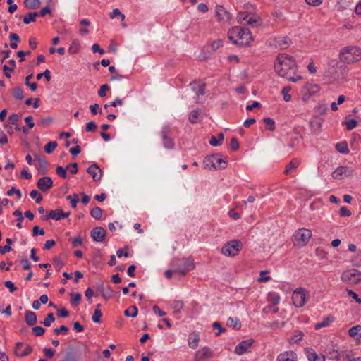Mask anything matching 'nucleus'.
I'll list each match as a JSON object with an SVG mask.
<instances>
[{
  "instance_id": "1",
  "label": "nucleus",
  "mask_w": 361,
  "mask_h": 361,
  "mask_svg": "<svg viewBox=\"0 0 361 361\" xmlns=\"http://www.w3.org/2000/svg\"><path fill=\"white\" fill-rule=\"evenodd\" d=\"M274 70L281 78L295 75L298 66L294 58L286 54H279L274 63Z\"/></svg>"
},
{
  "instance_id": "2",
  "label": "nucleus",
  "mask_w": 361,
  "mask_h": 361,
  "mask_svg": "<svg viewBox=\"0 0 361 361\" xmlns=\"http://www.w3.org/2000/svg\"><path fill=\"white\" fill-rule=\"evenodd\" d=\"M228 37L234 44L241 47L249 46L253 41L252 33L248 28L238 26L228 30Z\"/></svg>"
},
{
  "instance_id": "3",
  "label": "nucleus",
  "mask_w": 361,
  "mask_h": 361,
  "mask_svg": "<svg viewBox=\"0 0 361 361\" xmlns=\"http://www.w3.org/2000/svg\"><path fill=\"white\" fill-rule=\"evenodd\" d=\"M340 61L351 64L361 60V49L357 46H348L341 49L338 54Z\"/></svg>"
},
{
  "instance_id": "4",
  "label": "nucleus",
  "mask_w": 361,
  "mask_h": 361,
  "mask_svg": "<svg viewBox=\"0 0 361 361\" xmlns=\"http://www.w3.org/2000/svg\"><path fill=\"white\" fill-rule=\"evenodd\" d=\"M174 271H178L182 276H185L188 271L195 269L194 260L192 257L175 258L171 262Z\"/></svg>"
},
{
  "instance_id": "5",
  "label": "nucleus",
  "mask_w": 361,
  "mask_h": 361,
  "mask_svg": "<svg viewBox=\"0 0 361 361\" xmlns=\"http://www.w3.org/2000/svg\"><path fill=\"white\" fill-rule=\"evenodd\" d=\"M205 169H213L214 170H221L226 168L227 161L221 157L219 154L207 156L203 161Z\"/></svg>"
},
{
  "instance_id": "6",
  "label": "nucleus",
  "mask_w": 361,
  "mask_h": 361,
  "mask_svg": "<svg viewBox=\"0 0 361 361\" xmlns=\"http://www.w3.org/2000/svg\"><path fill=\"white\" fill-rule=\"evenodd\" d=\"M312 236V232L309 229L300 228L297 230L292 237L294 246L302 247L307 244Z\"/></svg>"
},
{
  "instance_id": "7",
  "label": "nucleus",
  "mask_w": 361,
  "mask_h": 361,
  "mask_svg": "<svg viewBox=\"0 0 361 361\" xmlns=\"http://www.w3.org/2000/svg\"><path fill=\"white\" fill-rule=\"evenodd\" d=\"M242 249V243L238 240H232L226 243L221 248V253L228 257H235Z\"/></svg>"
},
{
  "instance_id": "8",
  "label": "nucleus",
  "mask_w": 361,
  "mask_h": 361,
  "mask_svg": "<svg viewBox=\"0 0 361 361\" xmlns=\"http://www.w3.org/2000/svg\"><path fill=\"white\" fill-rule=\"evenodd\" d=\"M87 350L88 348L85 345L78 347L69 345L63 361H79L82 353H86Z\"/></svg>"
},
{
  "instance_id": "9",
  "label": "nucleus",
  "mask_w": 361,
  "mask_h": 361,
  "mask_svg": "<svg viewBox=\"0 0 361 361\" xmlns=\"http://www.w3.org/2000/svg\"><path fill=\"white\" fill-rule=\"evenodd\" d=\"M305 289L303 288H296L292 294V301L296 307H302L305 304L306 295Z\"/></svg>"
},
{
  "instance_id": "10",
  "label": "nucleus",
  "mask_w": 361,
  "mask_h": 361,
  "mask_svg": "<svg viewBox=\"0 0 361 361\" xmlns=\"http://www.w3.org/2000/svg\"><path fill=\"white\" fill-rule=\"evenodd\" d=\"M341 279L344 282L358 283L361 281V272L357 269H351L342 274Z\"/></svg>"
},
{
  "instance_id": "11",
  "label": "nucleus",
  "mask_w": 361,
  "mask_h": 361,
  "mask_svg": "<svg viewBox=\"0 0 361 361\" xmlns=\"http://www.w3.org/2000/svg\"><path fill=\"white\" fill-rule=\"evenodd\" d=\"M32 351V347L29 344H24L21 342H18L16 344L14 349L15 355L18 357H25L28 355Z\"/></svg>"
},
{
  "instance_id": "12",
  "label": "nucleus",
  "mask_w": 361,
  "mask_h": 361,
  "mask_svg": "<svg viewBox=\"0 0 361 361\" xmlns=\"http://www.w3.org/2000/svg\"><path fill=\"white\" fill-rule=\"evenodd\" d=\"M325 353L329 359L336 361H345V359L349 358L348 355L345 354L343 352L340 353L334 348H326Z\"/></svg>"
},
{
  "instance_id": "13",
  "label": "nucleus",
  "mask_w": 361,
  "mask_h": 361,
  "mask_svg": "<svg viewBox=\"0 0 361 361\" xmlns=\"http://www.w3.org/2000/svg\"><path fill=\"white\" fill-rule=\"evenodd\" d=\"M353 170L347 166H340L332 173L334 178L343 179L352 176Z\"/></svg>"
},
{
  "instance_id": "14",
  "label": "nucleus",
  "mask_w": 361,
  "mask_h": 361,
  "mask_svg": "<svg viewBox=\"0 0 361 361\" xmlns=\"http://www.w3.org/2000/svg\"><path fill=\"white\" fill-rule=\"evenodd\" d=\"M319 90L320 87L318 85L307 82L303 85L302 88V92L304 97L309 98L312 95L317 93Z\"/></svg>"
},
{
  "instance_id": "15",
  "label": "nucleus",
  "mask_w": 361,
  "mask_h": 361,
  "mask_svg": "<svg viewBox=\"0 0 361 361\" xmlns=\"http://www.w3.org/2000/svg\"><path fill=\"white\" fill-rule=\"evenodd\" d=\"M87 172L92 176L95 182H98L102 179V171L97 164H91L87 169Z\"/></svg>"
},
{
  "instance_id": "16",
  "label": "nucleus",
  "mask_w": 361,
  "mask_h": 361,
  "mask_svg": "<svg viewBox=\"0 0 361 361\" xmlns=\"http://www.w3.org/2000/svg\"><path fill=\"white\" fill-rule=\"evenodd\" d=\"M90 234L94 241L102 242L105 239L106 231L104 228L97 226L91 231Z\"/></svg>"
},
{
  "instance_id": "17",
  "label": "nucleus",
  "mask_w": 361,
  "mask_h": 361,
  "mask_svg": "<svg viewBox=\"0 0 361 361\" xmlns=\"http://www.w3.org/2000/svg\"><path fill=\"white\" fill-rule=\"evenodd\" d=\"M37 186L41 191L46 192L52 188L53 180L49 176H43L37 180Z\"/></svg>"
},
{
  "instance_id": "18",
  "label": "nucleus",
  "mask_w": 361,
  "mask_h": 361,
  "mask_svg": "<svg viewBox=\"0 0 361 361\" xmlns=\"http://www.w3.org/2000/svg\"><path fill=\"white\" fill-rule=\"evenodd\" d=\"M212 356V352L208 347H204L197 351L194 361H205Z\"/></svg>"
},
{
  "instance_id": "19",
  "label": "nucleus",
  "mask_w": 361,
  "mask_h": 361,
  "mask_svg": "<svg viewBox=\"0 0 361 361\" xmlns=\"http://www.w3.org/2000/svg\"><path fill=\"white\" fill-rule=\"evenodd\" d=\"M254 341L252 339H247L239 343L235 348V353L241 355L245 353L248 348L252 345Z\"/></svg>"
},
{
  "instance_id": "20",
  "label": "nucleus",
  "mask_w": 361,
  "mask_h": 361,
  "mask_svg": "<svg viewBox=\"0 0 361 361\" xmlns=\"http://www.w3.org/2000/svg\"><path fill=\"white\" fill-rule=\"evenodd\" d=\"M215 12L219 20L228 21L231 18V13L223 6L217 5L215 8Z\"/></svg>"
},
{
  "instance_id": "21",
  "label": "nucleus",
  "mask_w": 361,
  "mask_h": 361,
  "mask_svg": "<svg viewBox=\"0 0 361 361\" xmlns=\"http://www.w3.org/2000/svg\"><path fill=\"white\" fill-rule=\"evenodd\" d=\"M63 215V211L61 209H57L55 210H50L48 212L47 215H44L42 216V221H47L49 219H54L56 221H59L62 219L61 216Z\"/></svg>"
},
{
  "instance_id": "22",
  "label": "nucleus",
  "mask_w": 361,
  "mask_h": 361,
  "mask_svg": "<svg viewBox=\"0 0 361 361\" xmlns=\"http://www.w3.org/2000/svg\"><path fill=\"white\" fill-rule=\"evenodd\" d=\"M277 361H297V355L293 351H286L278 356Z\"/></svg>"
},
{
  "instance_id": "23",
  "label": "nucleus",
  "mask_w": 361,
  "mask_h": 361,
  "mask_svg": "<svg viewBox=\"0 0 361 361\" xmlns=\"http://www.w3.org/2000/svg\"><path fill=\"white\" fill-rule=\"evenodd\" d=\"M300 164V161L297 159H293L286 166L284 173L285 175L290 174Z\"/></svg>"
},
{
  "instance_id": "24",
  "label": "nucleus",
  "mask_w": 361,
  "mask_h": 361,
  "mask_svg": "<svg viewBox=\"0 0 361 361\" xmlns=\"http://www.w3.org/2000/svg\"><path fill=\"white\" fill-rule=\"evenodd\" d=\"M35 159H37L39 161V166L37 169L38 173L39 174H46L47 173V161L46 159L42 158L41 156L36 154L35 156Z\"/></svg>"
},
{
  "instance_id": "25",
  "label": "nucleus",
  "mask_w": 361,
  "mask_h": 361,
  "mask_svg": "<svg viewBox=\"0 0 361 361\" xmlns=\"http://www.w3.org/2000/svg\"><path fill=\"white\" fill-rule=\"evenodd\" d=\"M25 319L28 326H32L37 323V314L34 312L27 310L25 312Z\"/></svg>"
},
{
  "instance_id": "26",
  "label": "nucleus",
  "mask_w": 361,
  "mask_h": 361,
  "mask_svg": "<svg viewBox=\"0 0 361 361\" xmlns=\"http://www.w3.org/2000/svg\"><path fill=\"white\" fill-rule=\"evenodd\" d=\"M307 356L309 361H325L324 356H319L312 348L307 349Z\"/></svg>"
},
{
  "instance_id": "27",
  "label": "nucleus",
  "mask_w": 361,
  "mask_h": 361,
  "mask_svg": "<svg viewBox=\"0 0 361 361\" xmlns=\"http://www.w3.org/2000/svg\"><path fill=\"white\" fill-rule=\"evenodd\" d=\"M200 337L197 334L192 333L188 336V345L192 349H195L198 346Z\"/></svg>"
},
{
  "instance_id": "28",
  "label": "nucleus",
  "mask_w": 361,
  "mask_h": 361,
  "mask_svg": "<svg viewBox=\"0 0 361 361\" xmlns=\"http://www.w3.org/2000/svg\"><path fill=\"white\" fill-rule=\"evenodd\" d=\"M309 123L312 133H317L320 131L322 126V121L321 119L316 118L311 120Z\"/></svg>"
},
{
  "instance_id": "29",
  "label": "nucleus",
  "mask_w": 361,
  "mask_h": 361,
  "mask_svg": "<svg viewBox=\"0 0 361 361\" xmlns=\"http://www.w3.org/2000/svg\"><path fill=\"white\" fill-rule=\"evenodd\" d=\"M161 137L164 147L166 149H172L174 146V142L167 135L166 130H164L161 131Z\"/></svg>"
},
{
  "instance_id": "30",
  "label": "nucleus",
  "mask_w": 361,
  "mask_h": 361,
  "mask_svg": "<svg viewBox=\"0 0 361 361\" xmlns=\"http://www.w3.org/2000/svg\"><path fill=\"white\" fill-rule=\"evenodd\" d=\"M205 85L197 87V91L195 93L197 95L196 102L197 103H204L205 101V97H204L205 94Z\"/></svg>"
},
{
  "instance_id": "31",
  "label": "nucleus",
  "mask_w": 361,
  "mask_h": 361,
  "mask_svg": "<svg viewBox=\"0 0 361 361\" xmlns=\"http://www.w3.org/2000/svg\"><path fill=\"white\" fill-rule=\"evenodd\" d=\"M348 334L353 338H361V326L356 325L350 328L348 331Z\"/></svg>"
},
{
  "instance_id": "32",
  "label": "nucleus",
  "mask_w": 361,
  "mask_h": 361,
  "mask_svg": "<svg viewBox=\"0 0 361 361\" xmlns=\"http://www.w3.org/2000/svg\"><path fill=\"white\" fill-rule=\"evenodd\" d=\"M336 149L343 154H347L350 152V150L348 147V144L346 142H340L336 145Z\"/></svg>"
},
{
  "instance_id": "33",
  "label": "nucleus",
  "mask_w": 361,
  "mask_h": 361,
  "mask_svg": "<svg viewBox=\"0 0 361 361\" xmlns=\"http://www.w3.org/2000/svg\"><path fill=\"white\" fill-rule=\"evenodd\" d=\"M24 4L27 8L37 9L40 6L41 2L39 0H25Z\"/></svg>"
},
{
  "instance_id": "34",
  "label": "nucleus",
  "mask_w": 361,
  "mask_h": 361,
  "mask_svg": "<svg viewBox=\"0 0 361 361\" xmlns=\"http://www.w3.org/2000/svg\"><path fill=\"white\" fill-rule=\"evenodd\" d=\"M39 16L37 12H29L23 18V23L25 24H30L32 22H35L36 17Z\"/></svg>"
},
{
  "instance_id": "35",
  "label": "nucleus",
  "mask_w": 361,
  "mask_h": 361,
  "mask_svg": "<svg viewBox=\"0 0 361 361\" xmlns=\"http://www.w3.org/2000/svg\"><path fill=\"white\" fill-rule=\"evenodd\" d=\"M333 321H334V317L332 316H328L326 318H324L322 322H319V323L316 324L314 329L316 330H319L322 327L327 326Z\"/></svg>"
},
{
  "instance_id": "36",
  "label": "nucleus",
  "mask_w": 361,
  "mask_h": 361,
  "mask_svg": "<svg viewBox=\"0 0 361 361\" xmlns=\"http://www.w3.org/2000/svg\"><path fill=\"white\" fill-rule=\"evenodd\" d=\"M226 324L234 329H240L241 327L240 322L237 318L229 317L227 319Z\"/></svg>"
},
{
  "instance_id": "37",
  "label": "nucleus",
  "mask_w": 361,
  "mask_h": 361,
  "mask_svg": "<svg viewBox=\"0 0 361 361\" xmlns=\"http://www.w3.org/2000/svg\"><path fill=\"white\" fill-rule=\"evenodd\" d=\"M245 23L252 27H257L262 24V19L259 17H250Z\"/></svg>"
},
{
  "instance_id": "38",
  "label": "nucleus",
  "mask_w": 361,
  "mask_h": 361,
  "mask_svg": "<svg viewBox=\"0 0 361 361\" xmlns=\"http://www.w3.org/2000/svg\"><path fill=\"white\" fill-rule=\"evenodd\" d=\"M263 122L266 126V130L269 131H274L275 130V121L271 118H264Z\"/></svg>"
},
{
  "instance_id": "39",
  "label": "nucleus",
  "mask_w": 361,
  "mask_h": 361,
  "mask_svg": "<svg viewBox=\"0 0 361 361\" xmlns=\"http://www.w3.org/2000/svg\"><path fill=\"white\" fill-rule=\"evenodd\" d=\"M138 310L136 306L133 305L124 311V314L129 317H135L137 315Z\"/></svg>"
},
{
  "instance_id": "40",
  "label": "nucleus",
  "mask_w": 361,
  "mask_h": 361,
  "mask_svg": "<svg viewBox=\"0 0 361 361\" xmlns=\"http://www.w3.org/2000/svg\"><path fill=\"white\" fill-rule=\"evenodd\" d=\"M303 336L304 334L302 331L300 330H296L294 331L293 335L291 336L290 341L295 343H298V342L302 341Z\"/></svg>"
},
{
  "instance_id": "41",
  "label": "nucleus",
  "mask_w": 361,
  "mask_h": 361,
  "mask_svg": "<svg viewBox=\"0 0 361 361\" xmlns=\"http://www.w3.org/2000/svg\"><path fill=\"white\" fill-rule=\"evenodd\" d=\"M33 76L34 75L32 73L28 75L25 78V85L29 87L30 90L32 92L35 91L37 88V84L36 82L30 83V80H31L33 78Z\"/></svg>"
},
{
  "instance_id": "42",
  "label": "nucleus",
  "mask_w": 361,
  "mask_h": 361,
  "mask_svg": "<svg viewBox=\"0 0 361 361\" xmlns=\"http://www.w3.org/2000/svg\"><path fill=\"white\" fill-rule=\"evenodd\" d=\"M90 215L95 219H99L102 216V210L99 207H95L91 209Z\"/></svg>"
},
{
  "instance_id": "43",
  "label": "nucleus",
  "mask_w": 361,
  "mask_h": 361,
  "mask_svg": "<svg viewBox=\"0 0 361 361\" xmlns=\"http://www.w3.org/2000/svg\"><path fill=\"white\" fill-rule=\"evenodd\" d=\"M12 94L13 97L18 100H21L23 98V91L20 87L13 88Z\"/></svg>"
},
{
  "instance_id": "44",
  "label": "nucleus",
  "mask_w": 361,
  "mask_h": 361,
  "mask_svg": "<svg viewBox=\"0 0 361 361\" xmlns=\"http://www.w3.org/2000/svg\"><path fill=\"white\" fill-rule=\"evenodd\" d=\"M57 145L58 144L56 141L49 142L44 146V151L47 154H50L54 151Z\"/></svg>"
},
{
  "instance_id": "45",
  "label": "nucleus",
  "mask_w": 361,
  "mask_h": 361,
  "mask_svg": "<svg viewBox=\"0 0 361 361\" xmlns=\"http://www.w3.org/2000/svg\"><path fill=\"white\" fill-rule=\"evenodd\" d=\"M199 111L193 110L189 114V121L192 123H197L199 121Z\"/></svg>"
},
{
  "instance_id": "46",
  "label": "nucleus",
  "mask_w": 361,
  "mask_h": 361,
  "mask_svg": "<svg viewBox=\"0 0 361 361\" xmlns=\"http://www.w3.org/2000/svg\"><path fill=\"white\" fill-rule=\"evenodd\" d=\"M53 122V118L50 116L46 118H42L37 121V125L42 127H46L50 125Z\"/></svg>"
},
{
  "instance_id": "47",
  "label": "nucleus",
  "mask_w": 361,
  "mask_h": 361,
  "mask_svg": "<svg viewBox=\"0 0 361 361\" xmlns=\"http://www.w3.org/2000/svg\"><path fill=\"white\" fill-rule=\"evenodd\" d=\"M55 321V317L54 316L53 313H49L46 318L44 319L43 322H41L40 323L45 326H50L51 322H54Z\"/></svg>"
},
{
  "instance_id": "48",
  "label": "nucleus",
  "mask_w": 361,
  "mask_h": 361,
  "mask_svg": "<svg viewBox=\"0 0 361 361\" xmlns=\"http://www.w3.org/2000/svg\"><path fill=\"white\" fill-rule=\"evenodd\" d=\"M184 303L181 300H175L172 304V308L176 312H180L183 308Z\"/></svg>"
},
{
  "instance_id": "49",
  "label": "nucleus",
  "mask_w": 361,
  "mask_h": 361,
  "mask_svg": "<svg viewBox=\"0 0 361 361\" xmlns=\"http://www.w3.org/2000/svg\"><path fill=\"white\" fill-rule=\"evenodd\" d=\"M71 302L73 305H78L80 303V301L81 300V294L80 293H71Z\"/></svg>"
},
{
  "instance_id": "50",
  "label": "nucleus",
  "mask_w": 361,
  "mask_h": 361,
  "mask_svg": "<svg viewBox=\"0 0 361 361\" xmlns=\"http://www.w3.org/2000/svg\"><path fill=\"white\" fill-rule=\"evenodd\" d=\"M291 90L290 86L284 87L282 90V94L283 95V99L285 102H289L291 99L290 94L288 92Z\"/></svg>"
},
{
  "instance_id": "51",
  "label": "nucleus",
  "mask_w": 361,
  "mask_h": 361,
  "mask_svg": "<svg viewBox=\"0 0 361 361\" xmlns=\"http://www.w3.org/2000/svg\"><path fill=\"white\" fill-rule=\"evenodd\" d=\"M343 124L346 126L348 130H352L357 126V122L355 119H350L345 121Z\"/></svg>"
},
{
  "instance_id": "52",
  "label": "nucleus",
  "mask_w": 361,
  "mask_h": 361,
  "mask_svg": "<svg viewBox=\"0 0 361 361\" xmlns=\"http://www.w3.org/2000/svg\"><path fill=\"white\" fill-rule=\"evenodd\" d=\"M277 44L281 49H284L288 47V39L287 37H283L277 41Z\"/></svg>"
},
{
  "instance_id": "53",
  "label": "nucleus",
  "mask_w": 361,
  "mask_h": 361,
  "mask_svg": "<svg viewBox=\"0 0 361 361\" xmlns=\"http://www.w3.org/2000/svg\"><path fill=\"white\" fill-rule=\"evenodd\" d=\"M79 42L78 41H73L68 49V52L71 54L77 53L79 50Z\"/></svg>"
},
{
  "instance_id": "54",
  "label": "nucleus",
  "mask_w": 361,
  "mask_h": 361,
  "mask_svg": "<svg viewBox=\"0 0 361 361\" xmlns=\"http://www.w3.org/2000/svg\"><path fill=\"white\" fill-rule=\"evenodd\" d=\"M101 310H94V314L92 316V319L94 323H100L102 317Z\"/></svg>"
},
{
  "instance_id": "55",
  "label": "nucleus",
  "mask_w": 361,
  "mask_h": 361,
  "mask_svg": "<svg viewBox=\"0 0 361 361\" xmlns=\"http://www.w3.org/2000/svg\"><path fill=\"white\" fill-rule=\"evenodd\" d=\"M8 63L11 66L8 67L7 65H4L3 71H9L10 72H13L15 70V68L16 66V61L14 59H11L8 61Z\"/></svg>"
},
{
  "instance_id": "56",
  "label": "nucleus",
  "mask_w": 361,
  "mask_h": 361,
  "mask_svg": "<svg viewBox=\"0 0 361 361\" xmlns=\"http://www.w3.org/2000/svg\"><path fill=\"white\" fill-rule=\"evenodd\" d=\"M32 330L33 334L35 336H42L45 332V329L39 326H36L32 327Z\"/></svg>"
},
{
  "instance_id": "57",
  "label": "nucleus",
  "mask_w": 361,
  "mask_h": 361,
  "mask_svg": "<svg viewBox=\"0 0 361 361\" xmlns=\"http://www.w3.org/2000/svg\"><path fill=\"white\" fill-rule=\"evenodd\" d=\"M212 328L214 329H218L219 331L215 333V335L216 336H219L221 333H224L226 331V329L222 327L221 324L219 322H215L212 324Z\"/></svg>"
},
{
  "instance_id": "58",
  "label": "nucleus",
  "mask_w": 361,
  "mask_h": 361,
  "mask_svg": "<svg viewBox=\"0 0 361 361\" xmlns=\"http://www.w3.org/2000/svg\"><path fill=\"white\" fill-rule=\"evenodd\" d=\"M56 172L59 176L63 178H67L66 169H64L63 167L59 166L56 167Z\"/></svg>"
},
{
  "instance_id": "59",
  "label": "nucleus",
  "mask_w": 361,
  "mask_h": 361,
  "mask_svg": "<svg viewBox=\"0 0 361 361\" xmlns=\"http://www.w3.org/2000/svg\"><path fill=\"white\" fill-rule=\"evenodd\" d=\"M68 331V328L65 325L60 326L59 328H56L54 329V333L56 335L63 334H65Z\"/></svg>"
},
{
  "instance_id": "60",
  "label": "nucleus",
  "mask_w": 361,
  "mask_h": 361,
  "mask_svg": "<svg viewBox=\"0 0 361 361\" xmlns=\"http://www.w3.org/2000/svg\"><path fill=\"white\" fill-rule=\"evenodd\" d=\"M223 45V42L221 39H218L216 41H214L210 44L211 49L216 51L218 49H219Z\"/></svg>"
},
{
  "instance_id": "61",
  "label": "nucleus",
  "mask_w": 361,
  "mask_h": 361,
  "mask_svg": "<svg viewBox=\"0 0 361 361\" xmlns=\"http://www.w3.org/2000/svg\"><path fill=\"white\" fill-rule=\"evenodd\" d=\"M7 195L11 196L13 194H16L18 199L21 198V192L19 190L16 189L15 187H12L10 190H8L6 192Z\"/></svg>"
},
{
  "instance_id": "62",
  "label": "nucleus",
  "mask_w": 361,
  "mask_h": 361,
  "mask_svg": "<svg viewBox=\"0 0 361 361\" xmlns=\"http://www.w3.org/2000/svg\"><path fill=\"white\" fill-rule=\"evenodd\" d=\"M346 291L348 296L352 297L357 303L361 304V298H359L358 295L355 292L350 289H347Z\"/></svg>"
},
{
  "instance_id": "63",
  "label": "nucleus",
  "mask_w": 361,
  "mask_h": 361,
  "mask_svg": "<svg viewBox=\"0 0 361 361\" xmlns=\"http://www.w3.org/2000/svg\"><path fill=\"white\" fill-rule=\"evenodd\" d=\"M97 125L94 121H89L86 125L87 132H94L97 130Z\"/></svg>"
},
{
  "instance_id": "64",
  "label": "nucleus",
  "mask_w": 361,
  "mask_h": 361,
  "mask_svg": "<svg viewBox=\"0 0 361 361\" xmlns=\"http://www.w3.org/2000/svg\"><path fill=\"white\" fill-rule=\"evenodd\" d=\"M109 90V87L107 84L102 85L100 87L99 90L98 91V94L100 97H104L106 96V92Z\"/></svg>"
}]
</instances>
